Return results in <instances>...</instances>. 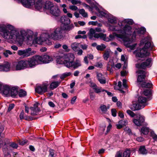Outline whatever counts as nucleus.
Wrapping results in <instances>:
<instances>
[{"instance_id":"nucleus-1","label":"nucleus","mask_w":157,"mask_h":157,"mask_svg":"<svg viewBox=\"0 0 157 157\" xmlns=\"http://www.w3.org/2000/svg\"><path fill=\"white\" fill-rule=\"evenodd\" d=\"M0 34L2 35L5 39H12L13 40L19 43L22 42L24 40L23 36L20 35L18 32L13 30H11L10 32L4 25H0Z\"/></svg>"},{"instance_id":"nucleus-2","label":"nucleus","mask_w":157,"mask_h":157,"mask_svg":"<svg viewBox=\"0 0 157 157\" xmlns=\"http://www.w3.org/2000/svg\"><path fill=\"white\" fill-rule=\"evenodd\" d=\"M116 36L118 38L121 39L123 41L124 45L127 47L130 48L131 49H133L135 47L136 44L131 45L128 43L129 40V39L124 34H117L116 33H113L112 34H110L109 36V38L110 40H113Z\"/></svg>"},{"instance_id":"nucleus-3","label":"nucleus","mask_w":157,"mask_h":157,"mask_svg":"<svg viewBox=\"0 0 157 157\" xmlns=\"http://www.w3.org/2000/svg\"><path fill=\"white\" fill-rule=\"evenodd\" d=\"M153 47V46L151 45L150 42H147L145 44L143 48L138 49L137 51L136 54V56L139 57H143L144 56H149L150 53L148 51L147 49L150 48L152 49Z\"/></svg>"},{"instance_id":"nucleus-4","label":"nucleus","mask_w":157,"mask_h":157,"mask_svg":"<svg viewBox=\"0 0 157 157\" xmlns=\"http://www.w3.org/2000/svg\"><path fill=\"white\" fill-rule=\"evenodd\" d=\"M63 30L59 27H58L54 30H50L49 34V37L53 40H58L62 39L63 37L62 32Z\"/></svg>"},{"instance_id":"nucleus-5","label":"nucleus","mask_w":157,"mask_h":157,"mask_svg":"<svg viewBox=\"0 0 157 157\" xmlns=\"http://www.w3.org/2000/svg\"><path fill=\"white\" fill-rule=\"evenodd\" d=\"M40 59L39 55H35L32 57L29 58L26 60L28 68L34 67L36 65L40 64Z\"/></svg>"},{"instance_id":"nucleus-6","label":"nucleus","mask_w":157,"mask_h":157,"mask_svg":"<svg viewBox=\"0 0 157 157\" xmlns=\"http://www.w3.org/2000/svg\"><path fill=\"white\" fill-rule=\"evenodd\" d=\"M28 68L26 60H22L14 63L13 64V70H21Z\"/></svg>"},{"instance_id":"nucleus-7","label":"nucleus","mask_w":157,"mask_h":157,"mask_svg":"<svg viewBox=\"0 0 157 157\" xmlns=\"http://www.w3.org/2000/svg\"><path fill=\"white\" fill-rule=\"evenodd\" d=\"M137 77V82L139 84L145 82L147 72L144 70H138L136 72Z\"/></svg>"},{"instance_id":"nucleus-8","label":"nucleus","mask_w":157,"mask_h":157,"mask_svg":"<svg viewBox=\"0 0 157 157\" xmlns=\"http://www.w3.org/2000/svg\"><path fill=\"white\" fill-rule=\"evenodd\" d=\"M152 59L149 58L147 59L145 61L141 63H138L136 64V67L139 69H144L146 67H149L151 66L152 63Z\"/></svg>"},{"instance_id":"nucleus-9","label":"nucleus","mask_w":157,"mask_h":157,"mask_svg":"<svg viewBox=\"0 0 157 157\" xmlns=\"http://www.w3.org/2000/svg\"><path fill=\"white\" fill-rule=\"evenodd\" d=\"M36 52L33 51H31V49L30 48H28L23 50H18L17 52V54L19 56H23L24 57H27L30 56L34 54Z\"/></svg>"},{"instance_id":"nucleus-10","label":"nucleus","mask_w":157,"mask_h":157,"mask_svg":"<svg viewBox=\"0 0 157 157\" xmlns=\"http://www.w3.org/2000/svg\"><path fill=\"white\" fill-rule=\"evenodd\" d=\"M48 85L47 83H44L41 85L37 86L35 88L36 92L40 94H42L47 91Z\"/></svg>"},{"instance_id":"nucleus-11","label":"nucleus","mask_w":157,"mask_h":157,"mask_svg":"<svg viewBox=\"0 0 157 157\" xmlns=\"http://www.w3.org/2000/svg\"><path fill=\"white\" fill-rule=\"evenodd\" d=\"M65 61V66L67 67V65L71 63L75 59V56L73 54L71 53H69L66 55H64Z\"/></svg>"},{"instance_id":"nucleus-12","label":"nucleus","mask_w":157,"mask_h":157,"mask_svg":"<svg viewBox=\"0 0 157 157\" xmlns=\"http://www.w3.org/2000/svg\"><path fill=\"white\" fill-rule=\"evenodd\" d=\"M144 117L142 116L139 115L136 117V119H133V122L137 126L142 125L144 121Z\"/></svg>"},{"instance_id":"nucleus-13","label":"nucleus","mask_w":157,"mask_h":157,"mask_svg":"<svg viewBox=\"0 0 157 157\" xmlns=\"http://www.w3.org/2000/svg\"><path fill=\"white\" fill-rule=\"evenodd\" d=\"M39 57L41 58L40 60V64L42 63H48L53 60V59L52 56L48 55L39 56Z\"/></svg>"},{"instance_id":"nucleus-14","label":"nucleus","mask_w":157,"mask_h":157,"mask_svg":"<svg viewBox=\"0 0 157 157\" xmlns=\"http://www.w3.org/2000/svg\"><path fill=\"white\" fill-rule=\"evenodd\" d=\"M46 36L49 37V34L47 33H43L42 34L40 38L35 39L33 40V42L38 44H41L42 43L44 42V41L45 40L44 37Z\"/></svg>"},{"instance_id":"nucleus-15","label":"nucleus","mask_w":157,"mask_h":157,"mask_svg":"<svg viewBox=\"0 0 157 157\" xmlns=\"http://www.w3.org/2000/svg\"><path fill=\"white\" fill-rule=\"evenodd\" d=\"M34 0H21V3L25 7L30 8L34 4Z\"/></svg>"},{"instance_id":"nucleus-16","label":"nucleus","mask_w":157,"mask_h":157,"mask_svg":"<svg viewBox=\"0 0 157 157\" xmlns=\"http://www.w3.org/2000/svg\"><path fill=\"white\" fill-rule=\"evenodd\" d=\"M102 31L100 27H97L95 29L92 28L90 29L89 30L88 33V36L90 39H92L93 37H94V35L95 34H99V33H96L95 32H101Z\"/></svg>"},{"instance_id":"nucleus-17","label":"nucleus","mask_w":157,"mask_h":157,"mask_svg":"<svg viewBox=\"0 0 157 157\" xmlns=\"http://www.w3.org/2000/svg\"><path fill=\"white\" fill-rule=\"evenodd\" d=\"M118 25L119 26L110 25L109 26V29L112 31H117L118 33L121 34L123 31L121 29V27L123 26L122 23H119Z\"/></svg>"},{"instance_id":"nucleus-18","label":"nucleus","mask_w":157,"mask_h":157,"mask_svg":"<svg viewBox=\"0 0 157 157\" xmlns=\"http://www.w3.org/2000/svg\"><path fill=\"white\" fill-rule=\"evenodd\" d=\"M70 64H67V67L68 68H72L75 69L81 66V61L79 60H76L75 62L73 61L71 63H70Z\"/></svg>"},{"instance_id":"nucleus-19","label":"nucleus","mask_w":157,"mask_h":157,"mask_svg":"<svg viewBox=\"0 0 157 157\" xmlns=\"http://www.w3.org/2000/svg\"><path fill=\"white\" fill-rule=\"evenodd\" d=\"M52 8L49 11L50 13L54 16L58 17L59 16L60 13V10L58 7L56 6Z\"/></svg>"},{"instance_id":"nucleus-20","label":"nucleus","mask_w":157,"mask_h":157,"mask_svg":"<svg viewBox=\"0 0 157 157\" xmlns=\"http://www.w3.org/2000/svg\"><path fill=\"white\" fill-rule=\"evenodd\" d=\"M131 30L132 27L128 25H126L122 29L123 32L121 34L125 35L126 36V34H129L131 33Z\"/></svg>"},{"instance_id":"nucleus-21","label":"nucleus","mask_w":157,"mask_h":157,"mask_svg":"<svg viewBox=\"0 0 157 157\" xmlns=\"http://www.w3.org/2000/svg\"><path fill=\"white\" fill-rule=\"evenodd\" d=\"M10 65L8 62H6L3 64H0V71H9Z\"/></svg>"},{"instance_id":"nucleus-22","label":"nucleus","mask_w":157,"mask_h":157,"mask_svg":"<svg viewBox=\"0 0 157 157\" xmlns=\"http://www.w3.org/2000/svg\"><path fill=\"white\" fill-rule=\"evenodd\" d=\"M97 77L98 80L101 84H104L106 83V79L104 75L101 73H97Z\"/></svg>"},{"instance_id":"nucleus-23","label":"nucleus","mask_w":157,"mask_h":157,"mask_svg":"<svg viewBox=\"0 0 157 157\" xmlns=\"http://www.w3.org/2000/svg\"><path fill=\"white\" fill-rule=\"evenodd\" d=\"M94 38H100L101 39H103L105 41H110L109 38L106 37V35L103 33H99V34H95L94 35Z\"/></svg>"},{"instance_id":"nucleus-24","label":"nucleus","mask_w":157,"mask_h":157,"mask_svg":"<svg viewBox=\"0 0 157 157\" xmlns=\"http://www.w3.org/2000/svg\"><path fill=\"white\" fill-rule=\"evenodd\" d=\"M54 5L53 3L49 1H47L44 5L43 7L45 9L48 10L49 11L53 7L55 6Z\"/></svg>"},{"instance_id":"nucleus-25","label":"nucleus","mask_w":157,"mask_h":157,"mask_svg":"<svg viewBox=\"0 0 157 157\" xmlns=\"http://www.w3.org/2000/svg\"><path fill=\"white\" fill-rule=\"evenodd\" d=\"M10 88L8 86L3 85L1 92L5 95H10Z\"/></svg>"},{"instance_id":"nucleus-26","label":"nucleus","mask_w":157,"mask_h":157,"mask_svg":"<svg viewBox=\"0 0 157 157\" xmlns=\"http://www.w3.org/2000/svg\"><path fill=\"white\" fill-rule=\"evenodd\" d=\"M56 61L57 63L59 64H63L65 65L66 62L64 55L62 56H57Z\"/></svg>"},{"instance_id":"nucleus-27","label":"nucleus","mask_w":157,"mask_h":157,"mask_svg":"<svg viewBox=\"0 0 157 157\" xmlns=\"http://www.w3.org/2000/svg\"><path fill=\"white\" fill-rule=\"evenodd\" d=\"M61 22L65 25H69L71 22L70 20L66 16H63L60 18Z\"/></svg>"},{"instance_id":"nucleus-28","label":"nucleus","mask_w":157,"mask_h":157,"mask_svg":"<svg viewBox=\"0 0 157 157\" xmlns=\"http://www.w3.org/2000/svg\"><path fill=\"white\" fill-rule=\"evenodd\" d=\"M43 2L42 0H38L36 2H34V5L35 8L37 10H40L44 5Z\"/></svg>"},{"instance_id":"nucleus-29","label":"nucleus","mask_w":157,"mask_h":157,"mask_svg":"<svg viewBox=\"0 0 157 157\" xmlns=\"http://www.w3.org/2000/svg\"><path fill=\"white\" fill-rule=\"evenodd\" d=\"M114 66V63L113 60L112 59H110L109 62H108L107 66V70L111 73L113 72L112 67Z\"/></svg>"},{"instance_id":"nucleus-30","label":"nucleus","mask_w":157,"mask_h":157,"mask_svg":"<svg viewBox=\"0 0 157 157\" xmlns=\"http://www.w3.org/2000/svg\"><path fill=\"white\" fill-rule=\"evenodd\" d=\"M30 114L32 115H35L37 114V113L39 112L40 109L37 107H31L30 108Z\"/></svg>"},{"instance_id":"nucleus-31","label":"nucleus","mask_w":157,"mask_h":157,"mask_svg":"<svg viewBox=\"0 0 157 157\" xmlns=\"http://www.w3.org/2000/svg\"><path fill=\"white\" fill-rule=\"evenodd\" d=\"M80 44V43L74 42L71 44V47L73 50L75 52H77L80 48L79 47Z\"/></svg>"},{"instance_id":"nucleus-32","label":"nucleus","mask_w":157,"mask_h":157,"mask_svg":"<svg viewBox=\"0 0 157 157\" xmlns=\"http://www.w3.org/2000/svg\"><path fill=\"white\" fill-rule=\"evenodd\" d=\"M60 82L58 81L52 82L50 85V88L52 90H53L57 87L60 84Z\"/></svg>"},{"instance_id":"nucleus-33","label":"nucleus","mask_w":157,"mask_h":157,"mask_svg":"<svg viewBox=\"0 0 157 157\" xmlns=\"http://www.w3.org/2000/svg\"><path fill=\"white\" fill-rule=\"evenodd\" d=\"M18 93V89L17 87H13L10 89V95H11V96H15Z\"/></svg>"},{"instance_id":"nucleus-34","label":"nucleus","mask_w":157,"mask_h":157,"mask_svg":"<svg viewBox=\"0 0 157 157\" xmlns=\"http://www.w3.org/2000/svg\"><path fill=\"white\" fill-rule=\"evenodd\" d=\"M141 108V106L140 104L133 103L131 106L130 109L133 111L139 110Z\"/></svg>"},{"instance_id":"nucleus-35","label":"nucleus","mask_w":157,"mask_h":157,"mask_svg":"<svg viewBox=\"0 0 157 157\" xmlns=\"http://www.w3.org/2000/svg\"><path fill=\"white\" fill-rule=\"evenodd\" d=\"M2 151L5 157H11V155L10 154V151L8 148H3Z\"/></svg>"},{"instance_id":"nucleus-36","label":"nucleus","mask_w":157,"mask_h":157,"mask_svg":"<svg viewBox=\"0 0 157 157\" xmlns=\"http://www.w3.org/2000/svg\"><path fill=\"white\" fill-rule=\"evenodd\" d=\"M149 132V128L147 127H143L140 130V132L141 135H147L148 133Z\"/></svg>"},{"instance_id":"nucleus-37","label":"nucleus","mask_w":157,"mask_h":157,"mask_svg":"<svg viewBox=\"0 0 157 157\" xmlns=\"http://www.w3.org/2000/svg\"><path fill=\"white\" fill-rule=\"evenodd\" d=\"M152 84L151 82L147 83L145 81L141 84V86L143 87L151 88L152 86Z\"/></svg>"},{"instance_id":"nucleus-38","label":"nucleus","mask_w":157,"mask_h":157,"mask_svg":"<svg viewBox=\"0 0 157 157\" xmlns=\"http://www.w3.org/2000/svg\"><path fill=\"white\" fill-rule=\"evenodd\" d=\"M147 101L146 98L143 96H140L138 99V101L140 104H144L146 103Z\"/></svg>"},{"instance_id":"nucleus-39","label":"nucleus","mask_w":157,"mask_h":157,"mask_svg":"<svg viewBox=\"0 0 157 157\" xmlns=\"http://www.w3.org/2000/svg\"><path fill=\"white\" fill-rule=\"evenodd\" d=\"M93 90L97 94L100 93L102 92H104L105 90L102 89L101 87H99L97 86L94 88Z\"/></svg>"},{"instance_id":"nucleus-40","label":"nucleus","mask_w":157,"mask_h":157,"mask_svg":"<svg viewBox=\"0 0 157 157\" xmlns=\"http://www.w3.org/2000/svg\"><path fill=\"white\" fill-rule=\"evenodd\" d=\"M21 119H25V120H28L29 119V117L27 115H24V113L22 110L20 113L19 116Z\"/></svg>"},{"instance_id":"nucleus-41","label":"nucleus","mask_w":157,"mask_h":157,"mask_svg":"<svg viewBox=\"0 0 157 157\" xmlns=\"http://www.w3.org/2000/svg\"><path fill=\"white\" fill-rule=\"evenodd\" d=\"M110 52L109 51H105L103 55V58L104 60H107L110 56Z\"/></svg>"},{"instance_id":"nucleus-42","label":"nucleus","mask_w":157,"mask_h":157,"mask_svg":"<svg viewBox=\"0 0 157 157\" xmlns=\"http://www.w3.org/2000/svg\"><path fill=\"white\" fill-rule=\"evenodd\" d=\"M19 96L20 97H23L27 95L26 92L22 89H20L18 92Z\"/></svg>"},{"instance_id":"nucleus-43","label":"nucleus","mask_w":157,"mask_h":157,"mask_svg":"<svg viewBox=\"0 0 157 157\" xmlns=\"http://www.w3.org/2000/svg\"><path fill=\"white\" fill-rule=\"evenodd\" d=\"M130 150L128 149L126 150L122 153L123 157H130Z\"/></svg>"},{"instance_id":"nucleus-44","label":"nucleus","mask_w":157,"mask_h":157,"mask_svg":"<svg viewBox=\"0 0 157 157\" xmlns=\"http://www.w3.org/2000/svg\"><path fill=\"white\" fill-rule=\"evenodd\" d=\"M73 24H71L69 25H65L64 27V30L67 31H69L72 29L74 28Z\"/></svg>"},{"instance_id":"nucleus-45","label":"nucleus","mask_w":157,"mask_h":157,"mask_svg":"<svg viewBox=\"0 0 157 157\" xmlns=\"http://www.w3.org/2000/svg\"><path fill=\"white\" fill-rule=\"evenodd\" d=\"M18 143L20 145L22 146L26 144H29L28 141L26 140H19L18 141Z\"/></svg>"},{"instance_id":"nucleus-46","label":"nucleus","mask_w":157,"mask_h":157,"mask_svg":"<svg viewBox=\"0 0 157 157\" xmlns=\"http://www.w3.org/2000/svg\"><path fill=\"white\" fill-rule=\"evenodd\" d=\"M106 48L105 46L103 44L101 45H97L96 47V48L98 50L102 51Z\"/></svg>"},{"instance_id":"nucleus-47","label":"nucleus","mask_w":157,"mask_h":157,"mask_svg":"<svg viewBox=\"0 0 157 157\" xmlns=\"http://www.w3.org/2000/svg\"><path fill=\"white\" fill-rule=\"evenodd\" d=\"M71 74V73L70 72L65 73L61 75L60 77V78L62 79H63L65 78L70 76Z\"/></svg>"},{"instance_id":"nucleus-48","label":"nucleus","mask_w":157,"mask_h":157,"mask_svg":"<svg viewBox=\"0 0 157 157\" xmlns=\"http://www.w3.org/2000/svg\"><path fill=\"white\" fill-rule=\"evenodd\" d=\"M52 39L51 38L48 37L47 36H45L44 39L45 40L44 41V42H45V43H46L48 45H50L52 44V42L51 41L50 39Z\"/></svg>"},{"instance_id":"nucleus-49","label":"nucleus","mask_w":157,"mask_h":157,"mask_svg":"<svg viewBox=\"0 0 157 157\" xmlns=\"http://www.w3.org/2000/svg\"><path fill=\"white\" fill-rule=\"evenodd\" d=\"M79 13L84 17H88L87 13L85 12L84 10L83 9H80L79 11Z\"/></svg>"},{"instance_id":"nucleus-50","label":"nucleus","mask_w":157,"mask_h":157,"mask_svg":"<svg viewBox=\"0 0 157 157\" xmlns=\"http://www.w3.org/2000/svg\"><path fill=\"white\" fill-rule=\"evenodd\" d=\"M108 21L109 23L111 24H114L117 23V20L116 18L112 17L109 18Z\"/></svg>"},{"instance_id":"nucleus-51","label":"nucleus","mask_w":157,"mask_h":157,"mask_svg":"<svg viewBox=\"0 0 157 157\" xmlns=\"http://www.w3.org/2000/svg\"><path fill=\"white\" fill-rule=\"evenodd\" d=\"M139 152L142 154H146L147 153V151L145 148H140Z\"/></svg>"},{"instance_id":"nucleus-52","label":"nucleus","mask_w":157,"mask_h":157,"mask_svg":"<svg viewBox=\"0 0 157 157\" xmlns=\"http://www.w3.org/2000/svg\"><path fill=\"white\" fill-rule=\"evenodd\" d=\"M100 109L101 111L104 113H105L107 110L106 107L105 105H101L100 107Z\"/></svg>"},{"instance_id":"nucleus-53","label":"nucleus","mask_w":157,"mask_h":157,"mask_svg":"<svg viewBox=\"0 0 157 157\" xmlns=\"http://www.w3.org/2000/svg\"><path fill=\"white\" fill-rule=\"evenodd\" d=\"M12 52L9 50H6L4 53L3 55L6 57H8V55H11L12 54Z\"/></svg>"},{"instance_id":"nucleus-54","label":"nucleus","mask_w":157,"mask_h":157,"mask_svg":"<svg viewBox=\"0 0 157 157\" xmlns=\"http://www.w3.org/2000/svg\"><path fill=\"white\" fill-rule=\"evenodd\" d=\"M123 152L122 151H117L115 157H123Z\"/></svg>"},{"instance_id":"nucleus-55","label":"nucleus","mask_w":157,"mask_h":157,"mask_svg":"<svg viewBox=\"0 0 157 157\" xmlns=\"http://www.w3.org/2000/svg\"><path fill=\"white\" fill-rule=\"evenodd\" d=\"M127 113L132 117H133L135 115V114L130 110H128L127 111Z\"/></svg>"},{"instance_id":"nucleus-56","label":"nucleus","mask_w":157,"mask_h":157,"mask_svg":"<svg viewBox=\"0 0 157 157\" xmlns=\"http://www.w3.org/2000/svg\"><path fill=\"white\" fill-rule=\"evenodd\" d=\"M49 157H53L54 155V151L51 148L49 149Z\"/></svg>"},{"instance_id":"nucleus-57","label":"nucleus","mask_w":157,"mask_h":157,"mask_svg":"<svg viewBox=\"0 0 157 157\" xmlns=\"http://www.w3.org/2000/svg\"><path fill=\"white\" fill-rule=\"evenodd\" d=\"M151 94V91L150 90H146L144 91V94L145 96H148Z\"/></svg>"},{"instance_id":"nucleus-58","label":"nucleus","mask_w":157,"mask_h":157,"mask_svg":"<svg viewBox=\"0 0 157 157\" xmlns=\"http://www.w3.org/2000/svg\"><path fill=\"white\" fill-rule=\"evenodd\" d=\"M27 33L29 35V36L28 37V39L29 40L30 38H32L33 37V32L31 31H29Z\"/></svg>"},{"instance_id":"nucleus-59","label":"nucleus","mask_w":157,"mask_h":157,"mask_svg":"<svg viewBox=\"0 0 157 157\" xmlns=\"http://www.w3.org/2000/svg\"><path fill=\"white\" fill-rule=\"evenodd\" d=\"M86 38V36L84 35L82 36L80 35H78L76 36H75V39H78L79 38H82L83 39H85Z\"/></svg>"},{"instance_id":"nucleus-60","label":"nucleus","mask_w":157,"mask_h":157,"mask_svg":"<svg viewBox=\"0 0 157 157\" xmlns=\"http://www.w3.org/2000/svg\"><path fill=\"white\" fill-rule=\"evenodd\" d=\"M14 104L13 103L9 105V106L8 108V111L10 112L12 109H13L14 107Z\"/></svg>"},{"instance_id":"nucleus-61","label":"nucleus","mask_w":157,"mask_h":157,"mask_svg":"<svg viewBox=\"0 0 157 157\" xmlns=\"http://www.w3.org/2000/svg\"><path fill=\"white\" fill-rule=\"evenodd\" d=\"M119 123L122 125L123 126H124L126 125L127 124V121L121 120L119 121Z\"/></svg>"},{"instance_id":"nucleus-62","label":"nucleus","mask_w":157,"mask_h":157,"mask_svg":"<svg viewBox=\"0 0 157 157\" xmlns=\"http://www.w3.org/2000/svg\"><path fill=\"white\" fill-rule=\"evenodd\" d=\"M90 99L92 100H93L95 98V95L93 93H90Z\"/></svg>"},{"instance_id":"nucleus-63","label":"nucleus","mask_w":157,"mask_h":157,"mask_svg":"<svg viewBox=\"0 0 157 157\" xmlns=\"http://www.w3.org/2000/svg\"><path fill=\"white\" fill-rule=\"evenodd\" d=\"M89 84L90 86L92 87L93 90L97 86L93 82H90Z\"/></svg>"},{"instance_id":"nucleus-64","label":"nucleus","mask_w":157,"mask_h":157,"mask_svg":"<svg viewBox=\"0 0 157 157\" xmlns=\"http://www.w3.org/2000/svg\"><path fill=\"white\" fill-rule=\"evenodd\" d=\"M111 113L112 115L115 117L116 116L117 111L115 109H111Z\"/></svg>"}]
</instances>
